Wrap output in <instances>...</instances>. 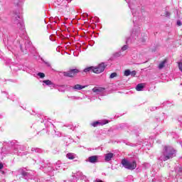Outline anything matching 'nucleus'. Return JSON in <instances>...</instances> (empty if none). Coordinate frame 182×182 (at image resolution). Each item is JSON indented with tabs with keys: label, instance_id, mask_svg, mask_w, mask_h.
I'll use <instances>...</instances> for the list:
<instances>
[{
	"label": "nucleus",
	"instance_id": "obj_27",
	"mask_svg": "<svg viewBox=\"0 0 182 182\" xmlns=\"http://www.w3.org/2000/svg\"><path fill=\"white\" fill-rule=\"evenodd\" d=\"M129 46L127 45H125L122 48L121 50H122V52H124V50H127Z\"/></svg>",
	"mask_w": 182,
	"mask_h": 182
},
{
	"label": "nucleus",
	"instance_id": "obj_3",
	"mask_svg": "<svg viewBox=\"0 0 182 182\" xmlns=\"http://www.w3.org/2000/svg\"><path fill=\"white\" fill-rule=\"evenodd\" d=\"M128 5L130 9L132 10V15L134 16V18H133L134 25H136V23H137V22H139V21H140V19H141V18L144 16V11L139 10V11L136 12L134 11V9H133L132 4L128 3Z\"/></svg>",
	"mask_w": 182,
	"mask_h": 182
},
{
	"label": "nucleus",
	"instance_id": "obj_1",
	"mask_svg": "<svg viewBox=\"0 0 182 182\" xmlns=\"http://www.w3.org/2000/svg\"><path fill=\"white\" fill-rule=\"evenodd\" d=\"M11 22L13 26L18 29L20 36L25 35L26 32L25 30V24H23V19H22V17L19 15V12L16 11L11 14Z\"/></svg>",
	"mask_w": 182,
	"mask_h": 182
},
{
	"label": "nucleus",
	"instance_id": "obj_43",
	"mask_svg": "<svg viewBox=\"0 0 182 182\" xmlns=\"http://www.w3.org/2000/svg\"><path fill=\"white\" fill-rule=\"evenodd\" d=\"M68 1V2H70V1H69V0H67Z\"/></svg>",
	"mask_w": 182,
	"mask_h": 182
},
{
	"label": "nucleus",
	"instance_id": "obj_17",
	"mask_svg": "<svg viewBox=\"0 0 182 182\" xmlns=\"http://www.w3.org/2000/svg\"><path fill=\"white\" fill-rule=\"evenodd\" d=\"M67 159H69V160H74V159H76V154L73 153H68L66 155Z\"/></svg>",
	"mask_w": 182,
	"mask_h": 182
},
{
	"label": "nucleus",
	"instance_id": "obj_22",
	"mask_svg": "<svg viewBox=\"0 0 182 182\" xmlns=\"http://www.w3.org/2000/svg\"><path fill=\"white\" fill-rule=\"evenodd\" d=\"M117 77V73H112L110 76H109V78L110 79H113L114 77Z\"/></svg>",
	"mask_w": 182,
	"mask_h": 182
},
{
	"label": "nucleus",
	"instance_id": "obj_13",
	"mask_svg": "<svg viewBox=\"0 0 182 182\" xmlns=\"http://www.w3.org/2000/svg\"><path fill=\"white\" fill-rule=\"evenodd\" d=\"M57 166H61V168L63 170H66V168H68V167H69V164H62V162H60V161H57Z\"/></svg>",
	"mask_w": 182,
	"mask_h": 182
},
{
	"label": "nucleus",
	"instance_id": "obj_21",
	"mask_svg": "<svg viewBox=\"0 0 182 182\" xmlns=\"http://www.w3.org/2000/svg\"><path fill=\"white\" fill-rule=\"evenodd\" d=\"M93 67H88V68H85V70H84V72L85 73H89V72H93Z\"/></svg>",
	"mask_w": 182,
	"mask_h": 182
},
{
	"label": "nucleus",
	"instance_id": "obj_9",
	"mask_svg": "<svg viewBox=\"0 0 182 182\" xmlns=\"http://www.w3.org/2000/svg\"><path fill=\"white\" fill-rule=\"evenodd\" d=\"M92 92L94 93H97V95H100V93H102V92H105V88L95 87L92 89Z\"/></svg>",
	"mask_w": 182,
	"mask_h": 182
},
{
	"label": "nucleus",
	"instance_id": "obj_29",
	"mask_svg": "<svg viewBox=\"0 0 182 182\" xmlns=\"http://www.w3.org/2000/svg\"><path fill=\"white\" fill-rule=\"evenodd\" d=\"M21 176H23V177H28V172L23 171Z\"/></svg>",
	"mask_w": 182,
	"mask_h": 182
},
{
	"label": "nucleus",
	"instance_id": "obj_12",
	"mask_svg": "<svg viewBox=\"0 0 182 182\" xmlns=\"http://www.w3.org/2000/svg\"><path fill=\"white\" fill-rule=\"evenodd\" d=\"M85 87H87V85H80L77 84L73 87L74 90H82V89H85Z\"/></svg>",
	"mask_w": 182,
	"mask_h": 182
},
{
	"label": "nucleus",
	"instance_id": "obj_10",
	"mask_svg": "<svg viewBox=\"0 0 182 182\" xmlns=\"http://www.w3.org/2000/svg\"><path fill=\"white\" fill-rule=\"evenodd\" d=\"M140 35V30L133 31L131 33V38L132 39H137Z\"/></svg>",
	"mask_w": 182,
	"mask_h": 182
},
{
	"label": "nucleus",
	"instance_id": "obj_26",
	"mask_svg": "<svg viewBox=\"0 0 182 182\" xmlns=\"http://www.w3.org/2000/svg\"><path fill=\"white\" fill-rule=\"evenodd\" d=\"M38 76H39V77H41V79H43V77H45V73H38Z\"/></svg>",
	"mask_w": 182,
	"mask_h": 182
},
{
	"label": "nucleus",
	"instance_id": "obj_34",
	"mask_svg": "<svg viewBox=\"0 0 182 182\" xmlns=\"http://www.w3.org/2000/svg\"><path fill=\"white\" fill-rule=\"evenodd\" d=\"M166 16L169 17L170 16V12L166 11Z\"/></svg>",
	"mask_w": 182,
	"mask_h": 182
},
{
	"label": "nucleus",
	"instance_id": "obj_25",
	"mask_svg": "<svg viewBox=\"0 0 182 182\" xmlns=\"http://www.w3.org/2000/svg\"><path fill=\"white\" fill-rule=\"evenodd\" d=\"M114 58H120V56H122V53L121 52H118V53H115L114 54Z\"/></svg>",
	"mask_w": 182,
	"mask_h": 182
},
{
	"label": "nucleus",
	"instance_id": "obj_18",
	"mask_svg": "<svg viewBox=\"0 0 182 182\" xmlns=\"http://www.w3.org/2000/svg\"><path fill=\"white\" fill-rule=\"evenodd\" d=\"M143 89H144V84L143 83L138 84L136 87V90H137V92H141Z\"/></svg>",
	"mask_w": 182,
	"mask_h": 182
},
{
	"label": "nucleus",
	"instance_id": "obj_42",
	"mask_svg": "<svg viewBox=\"0 0 182 182\" xmlns=\"http://www.w3.org/2000/svg\"><path fill=\"white\" fill-rule=\"evenodd\" d=\"M26 48H29V46H26Z\"/></svg>",
	"mask_w": 182,
	"mask_h": 182
},
{
	"label": "nucleus",
	"instance_id": "obj_24",
	"mask_svg": "<svg viewBox=\"0 0 182 182\" xmlns=\"http://www.w3.org/2000/svg\"><path fill=\"white\" fill-rule=\"evenodd\" d=\"M69 98L71 99L72 100H79V99H81L80 97H75V96L69 97Z\"/></svg>",
	"mask_w": 182,
	"mask_h": 182
},
{
	"label": "nucleus",
	"instance_id": "obj_35",
	"mask_svg": "<svg viewBox=\"0 0 182 182\" xmlns=\"http://www.w3.org/2000/svg\"><path fill=\"white\" fill-rule=\"evenodd\" d=\"M4 168V164H0V170H2Z\"/></svg>",
	"mask_w": 182,
	"mask_h": 182
},
{
	"label": "nucleus",
	"instance_id": "obj_38",
	"mask_svg": "<svg viewBox=\"0 0 182 182\" xmlns=\"http://www.w3.org/2000/svg\"><path fill=\"white\" fill-rule=\"evenodd\" d=\"M129 38H127L126 41V43H129Z\"/></svg>",
	"mask_w": 182,
	"mask_h": 182
},
{
	"label": "nucleus",
	"instance_id": "obj_16",
	"mask_svg": "<svg viewBox=\"0 0 182 182\" xmlns=\"http://www.w3.org/2000/svg\"><path fill=\"white\" fill-rule=\"evenodd\" d=\"M106 123L107 122H100L99 121H96L92 124V126H93V127H97V126H103V124H106Z\"/></svg>",
	"mask_w": 182,
	"mask_h": 182
},
{
	"label": "nucleus",
	"instance_id": "obj_31",
	"mask_svg": "<svg viewBox=\"0 0 182 182\" xmlns=\"http://www.w3.org/2000/svg\"><path fill=\"white\" fill-rule=\"evenodd\" d=\"M43 62H44V63L46 65V66H48V68H50V63H49L45 60H43Z\"/></svg>",
	"mask_w": 182,
	"mask_h": 182
},
{
	"label": "nucleus",
	"instance_id": "obj_36",
	"mask_svg": "<svg viewBox=\"0 0 182 182\" xmlns=\"http://www.w3.org/2000/svg\"><path fill=\"white\" fill-rule=\"evenodd\" d=\"M95 182H103V181H102L100 179H97Z\"/></svg>",
	"mask_w": 182,
	"mask_h": 182
},
{
	"label": "nucleus",
	"instance_id": "obj_32",
	"mask_svg": "<svg viewBox=\"0 0 182 182\" xmlns=\"http://www.w3.org/2000/svg\"><path fill=\"white\" fill-rule=\"evenodd\" d=\"M130 75H132V76H136V71L135 70L131 71V74Z\"/></svg>",
	"mask_w": 182,
	"mask_h": 182
},
{
	"label": "nucleus",
	"instance_id": "obj_7",
	"mask_svg": "<svg viewBox=\"0 0 182 182\" xmlns=\"http://www.w3.org/2000/svg\"><path fill=\"white\" fill-rule=\"evenodd\" d=\"M73 178H75V180H74L73 182H77V180L79 179L85 180V181L87 182V178L80 171L77 172L75 176H73Z\"/></svg>",
	"mask_w": 182,
	"mask_h": 182
},
{
	"label": "nucleus",
	"instance_id": "obj_6",
	"mask_svg": "<svg viewBox=\"0 0 182 182\" xmlns=\"http://www.w3.org/2000/svg\"><path fill=\"white\" fill-rule=\"evenodd\" d=\"M79 70L77 69H73L70 70L69 71L64 72L63 75L65 76L66 77H73V76H76L77 73H79Z\"/></svg>",
	"mask_w": 182,
	"mask_h": 182
},
{
	"label": "nucleus",
	"instance_id": "obj_11",
	"mask_svg": "<svg viewBox=\"0 0 182 182\" xmlns=\"http://www.w3.org/2000/svg\"><path fill=\"white\" fill-rule=\"evenodd\" d=\"M113 157H114V154L108 153V154H105V161H110V160H112V159H113Z\"/></svg>",
	"mask_w": 182,
	"mask_h": 182
},
{
	"label": "nucleus",
	"instance_id": "obj_41",
	"mask_svg": "<svg viewBox=\"0 0 182 182\" xmlns=\"http://www.w3.org/2000/svg\"><path fill=\"white\" fill-rule=\"evenodd\" d=\"M28 45H31V42H28Z\"/></svg>",
	"mask_w": 182,
	"mask_h": 182
},
{
	"label": "nucleus",
	"instance_id": "obj_4",
	"mask_svg": "<svg viewBox=\"0 0 182 182\" xmlns=\"http://www.w3.org/2000/svg\"><path fill=\"white\" fill-rule=\"evenodd\" d=\"M121 163L123 167H124V168H127V170H134V168L137 167V164L136 163V161L130 162L127 161V159H122Z\"/></svg>",
	"mask_w": 182,
	"mask_h": 182
},
{
	"label": "nucleus",
	"instance_id": "obj_40",
	"mask_svg": "<svg viewBox=\"0 0 182 182\" xmlns=\"http://www.w3.org/2000/svg\"><path fill=\"white\" fill-rule=\"evenodd\" d=\"M180 144H181V147H182V141H181Z\"/></svg>",
	"mask_w": 182,
	"mask_h": 182
},
{
	"label": "nucleus",
	"instance_id": "obj_2",
	"mask_svg": "<svg viewBox=\"0 0 182 182\" xmlns=\"http://www.w3.org/2000/svg\"><path fill=\"white\" fill-rule=\"evenodd\" d=\"M177 154V151L173 148L171 146H165L162 151V155L159 158V160L161 161H167V160H170L176 157V154Z\"/></svg>",
	"mask_w": 182,
	"mask_h": 182
},
{
	"label": "nucleus",
	"instance_id": "obj_28",
	"mask_svg": "<svg viewBox=\"0 0 182 182\" xmlns=\"http://www.w3.org/2000/svg\"><path fill=\"white\" fill-rule=\"evenodd\" d=\"M55 168L56 170H60V168H62V165H58V162H56Z\"/></svg>",
	"mask_w": 182,
	"mask_h": 182
},
{
	"label": "nucleus",
	"instance_id": "obj_8",
	"mask_svg": "<svg viewBox=\"0 0 182 182\" xmlns=\"http://www.w3.org/2000/svg\"><path fill=\"white\" fill-rule=\"evenodd\" d=\"M41 168L44 173H49L53 170L50 164H48L45 167L42 166Z\"/></svg>",
	"mask_w": 182,
	"mask_h": 182
},
{
	"label": "nucleus",
	"instance_id": "obj_37",
	"mask_svg": "<svg viewBox=\"0 0 182 182\" xmlns=\"http://www.w3.org/2000/svg\"><path fill=\"white\" fill-rule=\"evenodd\" d=\"M127 144H128V146H134V144H130V143Z\"/></svg>",
	"mask_w": 182,
	"mask_h": 182
},
{
	"label": "nucleus",
	"instance_id": "obj_30",
	"mask_svg": "<svg viewBox=\"0 0 182 182\" xmlns=\"http://www.w3.org/2000/svg\"><path fill=\"white\" fill-rule=\"evenodd\" d=\"M18 149H19V146H15L14 148V154H16L18 153Z\"/></svg>",
	"mask_w": 182,
	"mask_h": 182
},
{
	"label": "nucleus",
	"instance_id": "obj_23",
	"mask_svg": "<svg viewBox=\"0 0 182 182\" xmlns=\"http://www.w3.org/2000/svg\"><path fill=\"white\" fill-rule=\"evenodd\" d=\"M130 74H131L130 70H126L124 71V76H130Z\"/></svg>",
	"mask_w": 182,
	"mask_h": 182
},
{
	"label": "nucleus",
	"instance_id": "obj_5",
	"mask_svg": "<svg viewBox=\"0 0 182 182\" xmlns=\"http://www.w3.org/2000/svg\"><path fill=\"white\" fill-rule=\"evenodd\" d=\"M105 69H106V65H105V63H102L99 64L97 67L93 68L92 72L94 73H102V72L105 71Z\"/></svg>",
	"mask_w": 182,
	"mask_h": 182
},
{
	"label": "nucleus",
	"instance_id": "obj_33",
	"mask_svg": "<svg viewBox=\"0 0 182 182\" xmlns=\"http://www.w3.org/2000/svg\"><path fill=\"white\" fill-rule=\"evenodd\" d=\"M177 25L178 26H181V21H177Z\"/></svg>",
	"mask_w": 182,
	"mask_h": 182
},
{
	"label": "nucleus",
	"instance_id": "obj_39",
	"mask_svg": "<svg viewBox=\"0 0 182 182\" xmlns=\"http://www.w3.org/2000/svg\"><path fill=\"white\" fill-rule=\"evenodd\" d=\"M179 171H182V168H179Z\"/></svg>",
	"mask_w": 182,
	"mask_h": 182
},
{
	"label": "nucleus",
	"instance_id": "obj_20",
	"mask_svg": "<svg viewBox=\"0 0 182 182\" xmlns=\"http://www.w3.org/2000/svg\"><path fill=\"white\" fill-rule=\"evenodd\" d=\"M167 61L166 60H164L162 62L160 63V64L159 65V69H163V68H164L166 66V63Z\"/></svg>",
	"mask_w": 182,
	"mask_h": 182
},
{
	"label": "nucleus",
	"instance_id": "obj_15",
	"mask_svg": "<svg viewBox=\"0 0 182 182\" xmlns=\"http://www.w3.org/2000/svg\"><path fill=\"white\" fill-rule=\"evenodd\" d=\"M43 83H44V85H46V86H50L51 87H55V84H53V82H52V81L49 80H43Z\"/></svg>",
	"mask_w": 182,
	"mask_h": 182
},
{
	"label": "nucleus",
	"instance_id": "obj_14",
	"mask_svg": "<svg viewBox=\"0 0 182 182\" xmlns=\"http://www.w3.org/2000/svg\"><path fill=\"white\" fill-rule=\"evenodd\" d=\"M97 156H92L88 158L90 163H97Z\"/></svg>",
	"mask_w": 182,
	"mask_h": 182
},
{
	"label": "nucleus",
	"instance_id": "obj_44",
	"mask_svg": "<svg viewBox=\"0 0 182 182\" xmlns=\"http://www.w3.org/2000/svg\"><path fill=\"white\" fill-rule=\"evenodd\" d=\"M70 129H72V126L70 127Z\"/></svg>",
	"mask_w": 182,
	"mask_h": 182
},
{
	"label": "nucleus",
	"instance_id": "obj_19",
	"mask_svg": "<svg viewBox=\"0 0 182 182\" xmlns=\"http://www.w3.org/2000/svg\"><path fill=\"white\" fill-rule=\"evenodd\" d=\"M42 149L39 148H32L31 149V153H41Z\"/></svg>",
	"mask_w": 182,
	"mask_h": 182
}]
</instances>
